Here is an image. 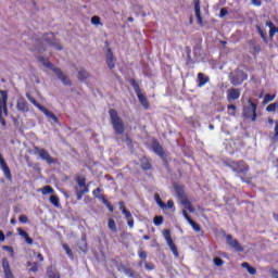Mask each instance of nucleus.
<instances>
[{
	"label": "nucleus",
	"instance_id": "obj_23",
	"mask_svg": "<svg viewBox=\"0 0 278 278\" xmlns=\"http://www.w3.org/2000/svg\"><path fill=\"white\" fill-rule=\"evenodd\" d=\"M78 248L80 249V251H83L84 253H86V251H88V242H86V236H84L81 238V240L78 242Z\"/></svg>",
	"mask_w": 278,
	"mask_h": 278
},
{
	"label": "nucleus",
	"instance_id": "obj_35",
	"mask_svg": "<svg viewBox=\"0 0 278 278\" xmlns=\"http://www.w3.org/2000/svg\"><path fill=\"white\" fill-rule=\"evenodd\" d=\"M154 225H162L164 223L163 216H155L153 219Z\"/></svg>",
	"mask_w": 278,
	"mask_h": 278
},
{
	"label": "nucleus",
	"instance_id": "obj_55",
	"mask_svg": "<svg viewBox=\"0 0 278 278\" xmlns=\"http://www.w3.org/2000/svg\"><path fill=\"white\" fill-rule=\"evenodd\" d=\"M29 219L27 218L26 215H21L20 216V223H27Z\"/></svg>",
	"mask_w": 278,
	"mask_h": 278
},
{
	"label": "nucleus",
	"instance_id": "obj_26",
	"mask_svg": "<svg viewBox=\"0 0 278 278\" xmlns=\"http://www.w3.org/2000/svg\"><path fill=\"white\" fill-rule=\"evenodd\" d=\"M153 151H155V153L161 157H164V149L162 148V146H160V143L153 144Z\"/></svg>",
	"mask_w": 278,
	"mask_h": 278
},
{
	"label": "nucleus",
	"instance_id": "obj_9",
	"mask_svg": "<svg viewBox=\"0 0 278 278\" xmlns=\"http://www.w3.org/2000/svg\"><path fill=\"white\" fill-rule=\"evenodd\" d=\"M226 243L229 244L231 249H235V251H237L238 253H242L244 251L242 244H240L237 239H233L231 235L226 236Z\"/></svg>",
	"mask_w": 278,
	"mask_h": 278
},
{
	"label": "nucleus",
	"instance_id": "obj_58",
	"mask_svg": "<svg viewBox=\"0 0 278 278\" xmlns=\"http://www.w3.org/2000/svg\"><path fill=\"white\" fill-rule=\"evenodd\" d=\"M5 278H14V275H12V271H4Z\"/></svg>",
	"mask_w": 278,
	"mask_h": 278
},
{
	"label": "nucleus",
	"instance_id": "obj_10",
	"mask_svg": "<svg viewBox=\"0 0 278 278\" xmlns=\"http://www.w3.org/2000/svg\"><path fill=\"white\" fill-rule=\"evenodd\" d=\"M0 166L4 173V176L9 181L12 180V173L10 172V167L8 166V163H5V159H3V155L0 153Z\"/></svg>",
	"mask_w": 278,
	"mask_h": 278
},
{
	"label": "nucleus",
	"instance_id": "obj_59",
	"mask_svg": "<svg viewBox=\"0 0 278 278\" xmlns=\"http://www.w3.org/2000/svg\"><path fill=\"white\" fill-rule=\"evenodd\" d=\"M118 205H119V210H122V212H123L124 210H126V208H125V202L121 201V202H118Z\"/></svg>",
	"mask_w": 278,
	"mask_h": 278
},
{
	"label": "nucleus",
	"instance_id": "obj_44",
	"mask_svg": "<svg viewBox=\"0 0 278 278\" xmlns=\"http://www.w3.org/2000/svg\"><path fill=\"white\" fill-rule=\"evenodd\" d=\"M275 34H278V28L274 26V27L269 28L270 38H273V36H275Z\"/></svg>",
	"mask_w": 278,
	"mask_h": 278
},
{
	"label": "nucleus",
	"instance_id": "obj_56",
	"mask_svg": "<svg viewBox=\"0 0 278 278\" xmlns=\"http://www.w3.org/2000/svg\"><path fill=\"white\" fill-rule=\"evenodd\" d=\"M139 257H140L141 260H144V258L147 257V252L140 251V252H139Z\"/></svg>",
	"mask_w": 278,
	"mask_h": 278
},
{
	"label": "nucleus",
	"instance_id": "obj_61",
	"mask_svg": "<svg viewBox=\"0 0 278 278\" xmlns=\"http://www.w3.org/2000/svg\"><path fill=\"white\" fill-rule=\"evenodd\" d=\"M167 244H168L169 249H173V247H175L173 239H169V241H167Z\"/></svg>",
	"mask_w": 278,
	"mask_h": 278
},
{
	"label": "nucleus",
	"instance_id": "obj_64",
	"mask_svg": "<svg viewBox=\"0 0 278 278\" xmlns=\"http://www.w3.org/2000/svg\"><path fill=\"white\" fill-rule=\"evenodd\" d=\"M128 227H134V218L128 219Z\"/></svg>",
	"mask_w": 278,
	"mask_h": 278
},
{
	"label": "nucleus",
	"instance_id": "obj_24",
	"mask_svg": "<svg viewBox=\"0 0 278 278\" xmlns=\"http://www.w3.org/2000/svg\"><path fill=\"white\" fill-rule=\"evenodd\" d=\"M26 98L28 99V101H30V103H33V105H35V108H38V110H40V112L42 111L41 108H45L40 103H38V101H36V99L34 97H31V94L26 93Z\"/></svg>",
	"mask_w": 278,
	"mask_h": 278
},
{
	"label": "nucleus",
	"instance_id": "obj_33",
	"mask_svg": "<svg viewBox=\"0 0 278 278\" xmlns=\"http://www.w3.org/2000/svg\"><path fill=\"white\" fill-rule=\"evenodd\" d=\"M50 203H52V205H54L55 207H60V199L58 198V195H51Z\"/></svg>",
	"mask_w": 278,
	"mask_h": 278
},
{
	"label": "nucleus",
	"instance_id": "obj_8",
	"mask_svg": "<svg viewBox=\"0 0 278 278\" xmlns=\"http://www.w3.org/2000/svg\"><path fill=\"white\" fill-rule=\"evenodd\" d=\"M34 154L39 155V157H41V160H45L48 164H54L55 163V160H53L51 157V154H49L47 152V150H45L42 148L35 147L34 148Z\"/></svg>",
	"mask_w": 278,
	"mask_h": 278
},
{
	"label": "nucleus",
	"instance_id": "obj_17",
	"mask_svg": "<svg viewBox=\"0 0 278 278\" xmlns=\"http://www.w3.org/2000/svg\"><path fill=\"white\" fill-rule=\"evenodd\" d=\"M55 75L58 76V78L63 81L64 86H71V79L67 78L66 75H64V73H62V70H55Z\"/></svg>",
	"mask_w": 278,
	"mask_h": 278
},
{
	"label": "nucleus",
	"instance_id": "obj_49",
	"mask_svg": "<svg viewBox=\"0 0 278 278\" xmlns=\"http://www.w3.org/2000/svg\"><path fill=\"white\" fill-rule=\"evenodd\" d=\"M242 81H244V78H242V79H240V80H238V79H236V78H232L231 84H232L233 86H238L239 84H242Z\"/></svg>",
	"mask_w": 278,
	"mask_h": 278
},
{
	"label": "nucleus",
	"instance_id": "obj_14",
	"mask_svg": "<svg viewBox=\"0 0 278 278\" xmlns=\"http://www.w3.org/2000/svg\"><path fill=\"white\" fill-rule=\"evenodd\" d=\"M106 64L109 66V68H114L115 64H116V59H114V54L112 53V49H108L106 52Z\"/></svg>",
	"mask_w": 278,
	"mask_h": 278
},
{
	"label": "nucleus",
	"instance_id": "obj_31",
	"mask_svg": "<svg viewBox=\"0 0 278 278\" xmlns=\"http://www.w3.org/2000/svg\"><path fill=\"white\" fill-rule=\"evenodd\" d=\"M122 270H124L125 275H127L128 277L138 278V276H136V273L127 267H122Z\"/></svg>",
	"mask_w": 278,
	"mask_h": 278
},
{
	"label": "nucleus",
	"instance_id": "obj_15",
	"mask_svg": "<svg viewBox=\"0 0 278 278\" xmlns=\"http://www.w3.org/2000/svg\"><path fill=\"white\" fill-rule=\"evenodd\" d=\"M38 60L42 64V66H45L46 68H50V71H53V73L59 70V67H55V65L49 62V60H47L45 56H38Z\"/></svg>",
	"mask_w": 278,
	"mask_h": 278
},
{
	"label": "nucleus",
	"instance_id": "obj_7",
	"mask_svg": "<svg viewBox=\"0 0 278 278\" xmlns=\"http://www.w3.org/2000/svg\"><path fill=\"white\" fill-rule=\"evenodd\" d=\"M130 84L141 103V105H143V108H149V101L147 100V97H144V94H142V91L140 90V86L138 85V83L136 80H130Z\"/></svg>",
	"mask_w": 278,
	"mask_h": 278
},
{
	"label": "nucleus",
	"instance_id": "obj_51",
	"mask_svg": "<svg viewBox=\"0 0 278 278\" xmlns=\"http://www.w3.org/2000/svg\"><path fill=\"white\" fill-rule=\"evenodd\" d=\"M227 14H228L227 9L223 8V9L220 10L219 16H220V18H223L224 16H227Z\"/></svg>",
	"mask_w": 278,
	"mask_h": 278
},
{
	"label": "nucleus",
	"instance_id": "obj_42",
	"mask_svg": "<svg viewBox=\"0 0 278 278\" xmlns=\"http://www.w3.org/2000/svg\"><path fill=\"white\" fill-rule=\"evenodd\" d=\"M256 29H257L260 36L262 37V39L264 40V42H266V35H264V30H262V27L256 26Z\"/></svg>",
	"mask_w": 278,
	"mask_h": 278
},
{
	"label": "nucleus",
	"instance_id": "obj_48",
	"mask_svg": "<svg viewBox=\"0 0 278 278\" xmlns=\"http://www.w3.org/2000/svg\"><path fill=\"white\" fill-rule=\"evenodd\" d=\"M170 251L174 253L175 257H179V252L177 251V245L169 248Z\"/></svg>",
	"mask_w": 278,
	"mask_h": 278
},
{
	"label": "nucleus",
	"instance_id": "obj_30",
	"mask_svg": "<svg viewBox=\"0 0 278 278\" xmlns=\"http://www.w3.org/2000/svg\"><path fill=\"white\" fill-rule=\"evenodd\" d=\"M27 266H28V270H30V273H38V263L28 262Z\"/></svg>",
	"mask_w": 278,
	"mask_h": 278
},
{
	"label": "nucleus",
	"instance_id": "obj_12",
	"mask_svg": "<svg viewBox=\"0 0 278 278\" xmlns=\"http://www.w3.org/2000/svg\"><path fill=\"white\" fill-rule=\"evenodd\" d=\"M16 108L20 112H29V106L27 105V100L25 98H18Z\"/></svg>",
	"mask_w": 278,
	"mask_h": 278
},
{
	"label": "nucleus",
	"instance_id": "obj_45",
	"mask_svg": "<svg viewBox=\"0 0 278 278\" xmlns=\"http://www.w3.org/2000/svg\"><path fill=\"white\" fill-rule=\"evenodd\" d=\"M2 249H3V251H9L11 253V255H14V249H12V247L3 245Z\"/></svg>",
	"mask_w": 278,
	"mask_h": 278
},
{
	"label": "nucleus",
	"instance_id": "obj_63",
	"mask_svg": "<svg viewBox=\"0 0 278 278\" xmlns=\"http://www.w3.org/2000/svg\"><path fill=\"white\" fill-rule=\"evenodd\" d=\"M266 25H267V27H269V29L275 27V24L273 22H270V21H267Z\"/></svg>",
	"mask_w": 278,
	"mask_h": 278
},
{
	"label": "nucleus",
	"instance_id": "obj_11",
	"mask_svg": "<svg viewBox=\"0 0 278 278\" xmlns=\"http://www.w3.org/2000/svg\"><path fill=\"white\" fill-rule=\"evenodd\" d=\"M237 99H240V89H236V88L229 89L227 91V100L231 102V101H236Z\"/></svg>",
	"mask_w": 278,
	"mask_h": 278
},
{
	"label": "nucleus",
	"instance_id": "obj_6",
	"mask_svg": "<svg viewBox=\"0 0 278 278\" xmlns=\"http://www.w3.org/2000/svg\"><path fill=\"white\" fill-rule=\"evenodd\" d=\"M249 105L243 109L244 118H252L253 122L256 121L257 117V106L251 100H249Z\"/></svg>",
	"mask_w": 278,
	"mask_h": 278
},
{
	"label": "nucleus",
	"instance_id": "obj_36",
	"mask_svg": "<svg viewBox=\"0 0 278 278\" xmlns=\"http://www.w3.org/2000/svg\"><path fill=\"white\" fill-rule=\"evenodd\" d=\"M93 197H96V199H103V194H101V188L93 190Z\"/></svg>",
	"mask_w": 278,
	"mask_h": 278
},
{
	"label": "nucleus",
	"instance_id": "obj_54",
	"mask_svg": "<svg viewBox=\"0 0 278 278\" xmlns=\"http://www.w3.org/2000/svg\"><path fill=\"white\" fill-rule=\"evenodd\" d=\"M147 270H153L155 266L152 263H146Z\"/></svg>",
	"mask_w": 278,
	"mask_h": 278
},
{
	"label": "nucleus",
	"instance_id": "obj_21",
	"mask_svg": "<svg viewBox=\"0 0 278 278\" xmlns=\"http://www.w3.org/2000/svg\"><path fill=\"white\" fill-rule=\"evenodd\" d=\"M88 77H90V73H88V71H86L85 68H80L78 71L79 81H86V79H88Z\"/></svg>",
	"mask_w": 278,
	"mask_h": 278
},
{
	"label": "nucleus",
	"instance_id": "obj_2",
	"mask_svg": "<svg viewBox=\"0 0 278 278\" xmlns=\"http://www.w3.org/2000/svg\"><path fill=\"white\" fill-rule=\"evenodd\" d=\"M0 123L2 127H5V116H8V92L1 90L0 91Z\"/></svg>",
	"mask_w": 278,
	"mask_h": 278
},
{
	"label": "nucleus",
	"instance_id": "obj_57",
	"mask_svg": "<svg viewBox=\"0 0 278 278\" xmlns=\"http://www.w3.org/2000/svg\"><path fill=\"white\" fill-rule=\"evenodd\" d=\"M52 46H53L54 49H56L58 51H62V45H60V43H53Z\"/></svg>",
	"mask_w": 278,
	"mask_h": 278
},
{
	"label": "nucleus",
	"instance_id": "obj_53",
	"mask_svg": "<svg viewBox=\"0 0 278 278\" xmlns=\"http://www.w3.org/2000/svg\"><path fill=\"white\" fill-rule=\"evenodd\" d=\"M269 273H270L271 277L278 278V270L277 269H270Z\"/></svg>",
	"mask_w": 278,
	"mask_h": 278
},
{
	"label": "nucleus",
	"instance_id": "obj_40",
	"mask_svg": "<svg viewBox=\"0 0 278 278\" xmlns=\"http://www.w3.org/2000/svg\"><path fill=\"white\" fill-rule=\"evenodd\" d=\"M277 111V103H271L267 106V112H276Z\"/></svg>",
	"mask_w": 278,
	"mask_h": 278
},
{
	"label": "nucleus",
	"instance_id": "obj_3",
	"mask_svg": "<svg viewBox=\"0 0 278 278\" xmlns=\"http://www.w3.org/2000/svg\"><path fill=\"white\" fill-rule=\"evenodd\" d=\"M175 192L179 199V202L186 210H189V212L194 213V208L192 207V203H190V200H188V197H186V193L184 192V187L181 186H175Z\"/></svg>",
	"mask_w": 278,
	"mask_h": 278
},
{
	"label": "nucleus",
	"instance_id": "obj_25",
	"mask_svg": "<svg viewBox=\"0 0 278 278\" xmlns=\"http://www.w3.org/2000/svg\"><path fill=\"white\" fill-rule=\"evenodd\" d=\"M241 266L243 268H245L250 275H256L257 274V269H255L254 267H251V265L247 262L242 263Z\"/></svg>",
	"mask_w": 278,
	"mask_h": 278
},
{
	"label": "nucleus",
	"instance_id": "obj_46",
	"mask_svg": "<svg viewBox=\"0 0 278 278\" xmlns=\"http://www.w3.org/2000/svg\"><path fill=\"white\" fill-rule=\"evenodd\" d=\"M122 213L126 216L127 220L131 218V212L127 211V208H124Z\"/></svg>",
	"mask_w": 278,
	"mask_h": 278
},
{
	"label": "nucleus",
	"instance_id": "obj_29",
	"mask_svg": "<svg viewBox=\"0 0 278 278\" xmlns=\"http://www.w3.org/2000/svg\"><path fill=\"white\" fill-rule=\"evenodd\" d=\"M2 268H3L4 273H10V271H12V270L10 269V262H9L5 257L2 258Z\"/></svg>",
	"mask_w": 278,
	"mask_h": 278
},
{
	"label": "nucleus",
	"instance_id": "obj_20",
	"mask_svg": "<svg viewBox=\"0 0 278 278\" xmlns=\"http://www.w3.org/2000/svg\"><path fill=\"white\" fill-rule=\"evenodd\" d=\"M198 86L201 88L202 86H205V84H207V81H210V77L205 76V74L203 73H199L198 74Z\"/></svg>",
	"mask_w": 278,
	"mask_h": 278
},
{
	"label": "nucleus",
	"instance_id": "obj_19",
	"mask_svg": "<svg viewBox=\"0 0 278 278\" xmlns=\"http://www.w3.org/2000/svg\"><path fill=\"white\" fill-rule=\"evenodd\" d=\"M17 233H20V236L26 240L27 244H34V239H31L29 233H27L25 230L17 228Z\"/></svg>",
	"mask_w": 278,
	"mask_h": 278
},
{
	"label": "nucleus",
	"instance_id": "obj_47",
	"mask_svg": "<svg viewBox=\"0 0 278 278\" xmlns=\"http://www.w3.org/2000/svg\"><path fill=\"white\" fill-rule=\"evenodd\" d=\"M141 167L144 170H149V168H151V163L146 161L144 163H142Z\"/></svg>",
	"mask_w": 278,
	"mask_h": 278
},
{
	"label": "nucleus",
	"instance_id": "obj_32",
	"mask_svg": "<svg viewBox=\"0 0 278 278\" xmlns=\"http://www.w3.org/2000/svg\"><path fill=\"white\" fill-rule=\"evenodd\" d=\"M109 229H111L113 233H116V231H118V229L116 228V222H114V219H109Z\"/></svg>",
	"mask_w": 278,
	"mask_h": 278
},
{
	"label": "nucleus",
	"instance_id": "obj_37",
	"mask_svg": "<svg viewBox=\"0 0 278 278\" xmlns=\"http://www.w3.org/2000/svg\"><path fill=\"white\" fill-rule=\"evenodd\" d=\"M63 249L70 257H73V251L66 243L63 244Z\"/></svg>",
	"mask_w": 278,
	"mask_h": 278
},
{
	"label": "nucleus",
	"instance_id": "obj_5",
	"mask_svg": "<svg viewBox=\"0 0 278 278\" xmlns=\"http://www.w3.org/2000/svg\"><path fill=\"white\" fill-rule=\"evenodd\" d=\"M76 182H77V186L75 188V192L78 201H80V199H83L86 192H88V186H86V178L81 176H78L76 178Z\"/></svg>",
	"mask_w": 278,
	"mask_h": 278
},
{
	"label": "nucleus",
	"instance_id": "obj_62",
	"mask_svg": "<svg viewBox=\"0 0 278 278\" xmlns=\"http://www.w3.org/2000/svg\"><path fill=\"white\" fill-rule=\"evenodd\" d=\"M254 5H262V0H252Z\"/></svg>",
	"mask_w": 278,
	"mask_h": 278
},
{
	"label": "nucleus",
	"instance_id": "obj_50",
	"mask_svg": "<svg viewBox=\"0 0 278 278\" xmlns=\"http://www.w3.org/2000/svg\"><path fill=\"white\" fill-rule=\"evenodd\" d=\"M274 140L278 141V122H276V126H275Z\"/></svg>",
	"mask_w": 278,
	"mask_h": 278
},
{
	"label": "nucleus",
	"instance_id": "obj_39",
	"mask_svg": "<svg viewBox=\"0 0 278 278\" xmlns=\"http://www.w3.org/2000/svg\"><path fill=\"white\" fill-rule=\"evenodd\" d=\"M274 100H275V96H270L267 93L263 100V103H269V101H274Z\"/></svg>",
	"mask_w": 278,
	"mask_h": 278
},
{
	"label": "nucleus",
	"instance_id": "obj_22",
	"mask_svg": "<svg viewBox=\"0 0 278 278\" xmlns=\"http://www.w3.org/2000/svg\"><path fill=\"white\" fill-rule=\"evenodd\" d=\"M48 278H60V271L54 267H49L47 270Z\"/></svg>",
	"mask_w": 278,
	"mask_h": 278
},
{
	"label": "nucleus",
	"instance_id": "obj_16",
	"mask_svg": "<svg viewBox=\"0 0 278 278\" xmlns=\"http://www.w3.org/2000/svg\"><path fill=\"white\" fill-rule=\"evenodd\" d=\"M194 10L199 25H203V17H201V2L199 0H194Z\"/></svg>",
	"mask_w": 278,
	"mask_h": 278
},
{
	"label": "nucleus",
	"instance_id": "obj_60",
	"mask_svg": "<svg viewBox=\"0 0 278 278\" xmlns=\"http://www.w3.org/2000/svg\"><path fill=\"white\" fill-rule=\"evenodd\" d=\"M174 205H175V202H173V200H169L167 202V207H169V210H172V207H174Z\"/></svg>",
	"mask_w": 278,
	"mask_h": 278
},
{
	"label": "nucleus",
	"instance_id": "obj_41",
	"mask_svg": "<svg viewBox=\"0 0 278 278\" xmlns=\"http://www.w3.org/2000/svg\"><path fill=\"white\" fill-rule=\"evenodd\" d=\"M228 110L230 111L231 116H236V110H237L236 105L233 104L228 105Z\"/></svg>",
	"mask_w": 278,
	"mask_h": 278
},
{
	"label": "nucleus",
	"instance_id": "obj_43",
	"mask_svg": "<svg viewBox=\"0 0 278 278\" xmlns=\"http://www.w3.org/2000/svg\"><path fill=\"white\" fill-rule=\"evenodd\" d=\"M214 264H215V266H223V264H225V262L222 261L220 257H215L214 258Z\"/></svg>",
	"mask_w": 278,
	"mask_h": 278
},
{
	"label": "nucleus",
	"instance_id": "obj_4",
	"mask_svg": "<svg viewBox=\"0 0 278 278\" xmlns=\"http://www.w3.org/2000/svg\"><path fill=\"white\" fill-rule=\"evenodd\" d=\"M226 166L229 168H232L233 173H239L241 175H245L247 170H249V165L244 163V161H230V162H225Z\"/></svg>",
	"mask_w": 278,
	"mask_h": 278
},
{
	"label": "nucleus",
	"instance_id": "obj_18",
	"mask_svg": "<svg viewBox=\"0 0 278 278\" xmlns=\"http://www.w3.org/2000/svg\"><path fill=\"white\" fill-rule=\"evenodd\" d=\"M41 112L45 114V116H47V118H51V121H53V123H60V119H58V116H55V114H53L51 111H49L47 108H41Z\"/></svg>",
	"mask_w": 278,
	"mask_h": 278
},
{
	"label": "nucleus",
	"instance_id": "obj_38",
	"mask_svg": "<svg viewBox=\"0 0 278 278\" xmlns=\"http://www.w3.org/2000/svg\"><path fill=\"white\" fill-rule=\"evenodd\" d=\"M91 23L92 25H101V17L99 16L91 17Z\"/></svg>",
	"mask_w": 278,
	"mask_h": 278
},
{
	"label": "nucleus",
	"instance_id": "obj_28",
	"mask_svg": "<svg viewBox=\"0 0 278 278\" xmlns=\"http://www.w3.org/2000/svg\"><path fill=\"white\" fill-rule=\"evenodd\" d=\"M154 199L157 205L161 207V210H166V204L162 201V198H160L157 193L154 194Z\"/></svg>",
	"mask_w": 278,
	"mask_h": 278
},
{
	"label": "nucleus",
	"instance_id": "obj_13",
	"mask_svg": "<svg viewBox=\"0 0 278 278\" xmlns=\"http://www.w3.org/2000/svg\"><path fill=\"white\" fill-rule=\"evenodd\" d=\"M182 214L186 220H188L189 225H191L192 229H194V231H201V226H199L197 222L192 220V218L190 217V215H188V212L186 210H182Z\"/></svg>",
	"mask_w": 278,
	"mask_h": 278
},
{
	"label": "nucleus",
	"instance_id": "obj_1",
	"mask_svg": "<svg viewBox=\"0 0 278 278\" xmlns=\"http://www.w3.org/2000/svg\"><path fill=\"white\" fill-rule=\"evenodd\" d=\"M110 117H111V123L113 125V129L115 134L121 136L122 134H125V123H123V118L118 116V112L116 110L111 109L109 111Z\"/></svg>",
	"mask_w": 278,
	"mask_h": 278
},
{
	"label": "nucleus",
	"instance_id": "obj_27",
	"mask_svg": "<svg viewBox=\"0 0 278 278\" xmlns=\"http://www.w3.org/2000/svg\"><path fill=\"white\" fill-rule=\"evenodd\" d=\"M38 192H41L42 194H53L54 190L51 188V186H45L43 188L39 189Z\"/></svg>",
	"mask_w": 278,
	"mask_h": 278
},
{
	"label": "nucleus",
	"instance_id": "obj_52",
	"mask_svg": "<svg viewBox=\"0 0 278 278\" xmlns=\"http://www.w3.org/2000/svg\"><path fill=\"white\" fill-rule=\"evenodd\" d=\"M253 51H254V53H260V51H262V47H260V45H254Z\"/></svg>",
	"mask_w": 278,
	"mask_h": 278
},
{
	"label": "nucleus",
	"instance_id": "obj_34",
	"mask_svg": "<svg viewBox=\"0 0 278 278\" xmlns=\"http://www.w3.org/2000/svg\"><path fill=\"white\" fill-rule=\"evenodd\" d=\"M163 236H164L166 242H168L169 240H173V238L170 237V230L169 229H164L163 230Z\"/></svg>",
	"mask_w": 278,
	"mask_h": 278
}]
</instances>
